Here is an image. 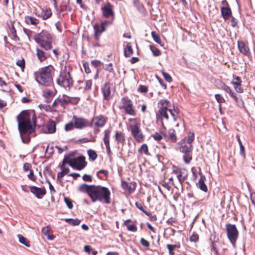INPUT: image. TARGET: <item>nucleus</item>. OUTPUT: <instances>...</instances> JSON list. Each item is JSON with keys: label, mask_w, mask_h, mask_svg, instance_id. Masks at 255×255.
Returning a JSON list of instances; mask_svg holds the SVG:
<instances>
[{"label": "nucleus", "mask_w": 255, "mask_h": 255, "mask_svg": "<svg viewBox=\"0 0 255 255\" xmlns=\"http://www.w3.org/2000/svg\"><path fill=\"white\" fill-rule=\"evenodd\" d=\"M169 112H170L171 116L172 117L174 121H175V122L177 121L178 116H177V112H176V111H175V110L173 111L172 110H169Z\"/></svg>", "instance_id": "6e6d98bb"}, {"label": "nucleus", "mask_w": 255, "mask_h": 255, "mask_svg": "<svg viewBox=\"0 0 255 255\" xmlns=\"http://www.w3.org/2000/svg\"><path fill=\"white\" fill-rule=\"evenodd\" d=\"M239 145H240V154L244 158H245L246 154H245V147L243 144Z\"/></svg>", "instance_id": "680f3d73"}, {"label": "nucleus", "mask_w": 255, "mask_h": 255, "mask_svg": "<svg viewBox=\"0 0 255 255\" xmlns=\"http://www.w3.org/2000/svg\"><path fill=\"white\" fill-rule=\"evenodd\" d=\"M70 166L73 168L78 170H81L87 165V162L85 161V158L83 156H80L78 157L74 158Z\"/></svg>", "instance_id": "1a4fd4ad"}, {"label": "nucleus", "mask_w": 255, "mask_h": 255, "mask_svg": "<svg viewBox=\"0 0 255 255\" xmlns=\"http://www.w3.org/2000/svg\"><path fill=\"white\" fill-rule=\"evenodd\" d=\"M135 206L136 207L139 209L140 211H141L142 212H143L146 215L149 216L150 213L145 211L144 210V208H146V207H143L142 204L138 202L135 203Z\"/></svg>", "instance_id": "c9c22d12"}, {"label": "nucleus", "mask_w": 255, "mask_h": 255, "mask_svg": "<svg viewBox=\"0 0 255 255\" xmlns=\"http://www.w3.org/2000/svg\"><path fill=\"white\" fill-rule=\"evenodd\" d=\"M10 33L15 40L19 39L18 37L16 35V31L14 27L13 24H12L11 27L10 28Z\"/></svg>", "instance_id": "a18cd8bd"}, {"label": "nucleus", "mask_w": 255, "mask_h": 255, "mask_svg": "<svg viewBox=\"0 0 255 255\" xmlns=\"http://www.w3.org/2000/svg\"><path fill=\"white\" fill-rule=\"evenodd\" d=\"M115 137L118 143L124 144L125 141V137L122 133L117 131L115 134Z\"/></svg>", "instance_id": "cd10ccee"}, {"label": "nucleus", "mask_w": 255, "mask_h": 255, "mask_svg": "<svg viewBox=\"0 0 255 255\" xmlns=\"http://www.w3.org/2000/svg\"><path fill=\"white\" fill-rule=\"evenodd\" d=\"M79 190L81 192L87 193L93 202L98 201H104L108 204L111 203V193L107 187L101 185H89L84 183L79 186Z\"/></svg>", "instance_id": "f03ea898"}, {"label": "nucleus", "mask_w": 255, "mask_h": 255, "mask_svg": "<svg viewBox=\"0 0 255 255\" xmlns=\"http://www.w3.org/2000/svg\"><path fill=\"white\" fill-rule=\"evenodd\" d=\"M16 65L20 67L22 70L25 67V61L23 59H22L21 60H19L16 62Z\"/></svg>", "instance_id": "864d4df0"}, {"label": "nucleus", "mask_w": 255, "mask_h": 255, "mask_svg": "<svg viewBox=\"0 0 255 255\" xmlns=\"http://www.w3.org/2000/svg\"><path fill=\"white\" fill-rule=\"evenodd\" d=\"M221 89L224 90L225 92L228 93L229 95L234 99L237 103L239 102L238 97L237 96L236 94L234 93L231 88L228 86L226 85L225 83H222L221 85Z\"/></svg>", "instance_id": "a211bd4d"}, {"label": "nucleus", "mask_w": 255, "mask_h": 255, "mask_svg": "<svg viewBox=\"0 0 255 255\" xmlns=\"http://www.w3.org/2000/svg\"><path fill=\"white\" fill-rule=\"evenodd\" d=\"M47 131L46 133H52L56 131V123L53 121H50L46 125Z\"/></svg>", "instance_id": "393cba45"}, {"label": "nucleus", "mask_w": 255, "mask_h": 255, "mask_svg": "<svg viewBox=\"0 0 255 255\" xmlns=\"http://www.w3.org/2000/svg\"><path fill=\"white\" fill-rule=\"evenodd\" d=\"M24 21L27 24H31L36 26L39 22L38 19L31 16H25Z\"/></svg>", "instance_id": "b1692460"}, {"label": "nucleus", "mask_w": 255, "mask_h": 255, "mask_svg": "<svg viewBox=\"0 0 255 255\" xmlns=\"http://www.w3.org/2000/svg\"><path fill=\"white\" fill-rule=\"evenodd\" d=\"M139 151L140 152H143L144 154L148 155V147L146 144H143L141 145L140 149H139Z\"/></svg>", "instance_id": "de8ad7c7"}, {"label": "nucleus", "mask_w": 255, "mask_h": 255, "mask_svg": "<svg viewBox=\"0 0 255 255\" xmlns=\"http://www.w3.org/2000/svg\"><path fill=\"white\" fill-rule=\"evenodd\" d=\"M158 104H160L161 105V107H163L165 106H169V105H170V103L167 100L162 99L159 101Z\"/></svg>", "instance_id": "4d7b16f0"}, {"label": "nucleus", "mask_w": 255, "mask_h": 255, "mask_svg": "<svg viewBox=\"0 0 255 255\" xmlns=\"http://www.w3.org/2000/svg\"><path fill=\"white\" fill-rule=\"evenodd\" d=\"M194 139V132H190L188 136L187 142L189 144H191L192 142Z\"/></svg>", "instance_id": "3c124183"}, {"label": "nucleus", "mask_w": 255, "mask_h": 255, "mask_svg": "<svg viewBox=\"0 0 255 255\" xmlns=\"http://www.w3.org/2000/svg\"><path fill=\"white\" fill-rule=\"evenodd\" d=\"M133 54V50L130 43H127L126 47L124 48V55L126 57H130Z\"/></svg>", "instance_id": "bb28decb"}, {"label": "nucleus", "mask_w": 255, "mask_h": 255, "mask_svg": "<svg viewBox=\"0 0 255 255\" xmlns=\"http://www.w3.org/2000/svg\"><path fill=\"white\" fill-rule=\"evenodd\" d=\"M177 178H178V180L180 183L181 188H182V184L186 179V175L183 176L182 173L181 172L180 173L178 174L177 175Z\"/></svg>", "instance_id": "c03bdc74"}, {"label": "nucleus", "mask_w": 255, "mask_h": 255, "mask_svg": "<svg viewBox=\"0 0 255 255\" xmlns=\"http://www.w3.org/2000/svg\"><path fill=\"white\" fill-rule=\"evenodd\" d=\"M234 79H235L236 81H232L231 84L232 85L241 86L242 80L240 77L236 76L234 77Z\"/></svg>", "instance_id": "49530a36"}, {"label": "nucleus", "mask_w": 255, "mask_h": 255, "mask_svg": "<svg viewBox=\"0 0 255 255\" xmlns=\"http://www.w3.org/2000/svg\"><path fill=\"white\" fill-rule=\"evenodd\" d=\"M17 237H18V238L19 240V242L21 244L25 245L26 247H30V242L26 238L24 237L21 235H18Z\"/></svg>", "instance_id": "c85d7f7f"}, {"label": "nucleus", "mask_w": 255, "mask_h": 255, "mask_svg": "<svg viewBox=\"0 0 255 255\" xmlns=\"http://www.w3.org/2000/svg\"><path fill=\"white\" fill-rule=\"evenodd\" d=\"M54 71L53 66L51 65L40 68L34 73L36 81L42 86H50L53 83Z\"/></svg>", "instance_id": "7ed1b4c3"}, {"label": "nucleus", "mask_w": 255, "mask_h": 255, "mask_svg": "<svg viewBox=\"0 0 255 255\" xmlns=\"http://www.w3.org/2000/svg\"><path fill=\"white\" fill-rule=\"evenodd\" d=\"M94 29L95 38L97 41H98L101 35L106 30V28H104L101 24L96 23L94 25Z\"/></svg>", "instance_id": "dca6fc26"}, {"label": "nucleus", "mask_w": 255, "mask_h": 255, "mask_svg": "<svg viewBox=\"0 0 255 255\" xmlns=\"http://www.w3.org/2000/svg\"><path fill=\"white\" fill-rule=\"evenodd\" d=\"M52 15V12L50 8H46L41 12V17L43 19L49 18Z\"/></svg>", "instance_id": "2f4dec72"}, {"label": "nucleus", "mask_w": 255, "mask_h": 255, "mask_svg": "<svg viewBox=\"0 0 255 255\" xmlns=\"http://www.w3.org/2000/svg\"><path fill=\"white\" fill-rule=\"evenodd\" d=\"M121 186L122 189L128 194H131L135 190L136 183L135 182H128L124 180L121 181Z\"/></svg>", "instance_id": "f8f14e48"}, {"label": "nucleus", "mask_w": 255, "mask_h": 255, "mask_svg": "<svg viewBox=\"0 0 255 255\" xmlns=\"http://www.w3.org/2000/svg\"><path fill=\"white\" fill-rule=\"evenodd\" d=\"M110 81L106 82L101 88L102 93L103 95L104 100L109 101L112 98L111 86L112 84L110 83Z\"/></svg>", "instance_id": "9b49d317"}, {"label": "nucleus", "mask_w": 255, "mask_h": 255, "mask_svg": "<svg viewBox=\"0 0 255 255\" xmlns=\"http://www.w3.org/2000/svg\"><path fill=\"white\" fill-rule=\"evenodd\" d=\"M186 141V140L184 139L179 142L180 145V151L184 154L191 153L193 149L192 144H187Z\"/></svg>", "instance_id": "2eb2a0df"}, {"label": "nucleus", "mask_w": 255, "mask_h": 255, "mask_svg": "<svg viewBox=\"0 0 255 255\" xmlns=\"http://www.w3.org/2000/svg\"><path fill=\"white\" fill-rule=\"evenodd\" d=\"M238 47L239 51L242 54L248 56L250 54V49L247 44L243 41H238Z\"/></svg>", "instance_id": "f3484780"}, {"label": "nucleus", "mask_w": 255, "mask_h": 255, "mask_svg": "<svg viewBox=\"0 0 255 255\" xmlns=\"http://www.w3.org/2000/svg\"><path fill=\"white\" fill-rule=\"evenodd\" d=\"M151 36L155 42L161 45V40L158 34H157L155 31H152L151 32Z\"/></svg>", "instance_id": "72a5a7b5"}, {"label": "nucleus", "mask_w": 255, "mask_h": 255, "mask_svg": "<svg viewBox=\"0 0 255 255\" xmlns=\"http://www.w3.org/2000/svg\"><path fill=\"white\" fill-rule=\"evenodd\" d=\"M150 49L151 50L153 55L154 56H158L161 55V52L155 46L150 45Z\"/></svg>", "instance_id": "4c0bfd02"}, {"label": "nucleus", "mask_w": 255, "mask_h": 255, "mask_svg": "<svg viewBox=\"0 0 255 255\" xmlns=\"http://www.w3.org/2000/svg\"><path fill=\"white\" fill-rule=\"evenodd\" d=\"M198 185L200 189L202 191L204 192L207 191V187L201 178L199 180Z\"/></svg>", "instance_id": "f704fd0d"}, {"label": "nucleus", "mask_w": 255, "mask_h": 255, "mask_svg": "<svg viewBox=\"0 0 255 255\" xmlns=\"http://www.w3.org/2000/svg\"><path fill=\"white\" fill-rule=\"evenodd\" d=\"M168 132L169 135L170 140L173 142H175L177 140V136L175 134V130L172 128H170L169 129Z\"/></svg>", "instance_id": "473e14b6"}, {"label": "nucleus", "mask_w": 255, "mask_h": 255, "mask_svg": "<svg viewBox=\"0 0 255 255\" xmlns=\"http://www.w3.org/2000/svg\"><path fill=\"white\" fill-rule=\"evenodd\" d=\"M104 69L105 70L108 71L109 73H113L112 76H111L110 74H108L106 76V78L108 81H112L115 75L113 64L110 63L109 64L106 65L105 67H104Z\"/></svg>", "instance_id": "4be33fe9"}, {"label": "nucleus", "mask_w": 255, "mask_h": 255, "mask_svg": "<svg viewBox=\"0 0 255 255\" xmlns=\"http://www.w3.org/2000/svg\"><path fill=\"white\" fill-rule=\"evenodd\" d=\"M210 241L211 242V250L215 252L217 254L218 250L216 247V243L218 242V239L216 238L215 233L212 234L210 238Z\"/></svg>", "instance_id": "5701e85b"}, {"label": "nucleus", "mask_w": 255, "mask_h": 255, "mask_svg": "<svg viewBox=\"0 0 255 255\" xmlns=\"http://www.w3.org/2000/svg\"><path fill=\"white\" fill-rule=\"evenodd\" d=\"M166 247L169 250V255H174L173 250L175 249V246H172V245L167 244Z\"/></svg>", "instance_id": "603ef678"}, {"label": "nucleus", "mask_w": 255, "mask_h": 255, "mask_svg": "<svg viewBox=\"0 0 255 255\" xmlns=\"http://www.w3.org/2000/svg\"><path fill=\"white\" fill-rule=\"evenodd\" d=\"M130 122L128 127V130L131 131V134L134 139L140 142L143 140V135L140 130V124L138 123L135 119H129Z\"/></svg>", "instance_id": "39448f33"}, {"label": "nucleus", "mask_w": 255, "mask_h": 255, "mask_svg": "<svg viewBox=\"0 0 255 255\" xmlns=\"http://www.w3.org/2000/svg\"><path fill=\"white\" fill-rule=\"evenodd\" d=\"M18 129L23 143H28L30 134L35 132L36 127V118L33 112L25 110L22 111L16 117Z\"/></svg>", "instance_id": "f257e3e1"}, {"label": "nucleus", "mask_w": 255, "mask_h": 255, "mask_svg": "<svg viewBox=\"0 0 255 255\" xmlns=\"http://www.w3.org/2000/svg\"><path fill=\"white\" fill-rule=\"evenodd\" d=\"M56 82L61 87L70 90L73 85V81L70 74V71H67L65 68L64 71L60 73L59 77L57 79Z\"/></svg>", "instance_id": "423d86ee"}, {"label": "nucleus", "mask_w": 255, "mask_h": 255, "mask_svg": "<svg viewBox=\"0 0 255 255\" xmlns=\"http://www.w3.org/2000/svg\"><path fill=\"white\" fill-rule=\"evenodd\" d=\"M83 67L84 68L85 72L86 73L89 74L91 73V70L89 67V64L88 62H85L83 64Z\"/></svg>", "instance_id": "0e129e2a"}, {"label": "nucleus", "mask_w": 255, "mask_h": 255, "mask_svg": "<svg viewBox=\"0 0 255 255\" xmlns=\"http://www.w3.org/2000/svg\"><path fill=\"white\" fill-rule=\"evenodd\" d=\"M162 74L163 76L164 77L165 80L168 82H171L172 81V79L171 77L167 73L165 72L164 71H161Z\"/></svg>", "instance_id": "09e8293b"}, {"label": "nucleus", "mask_w": 255, "mask_h": 255, "mask_svg": "<svg viewBox=\"0 0 255 255\" xmlns=\"http://www.w3.org/2000/svg\"><path fill=\"white\" fill-rule=\"evenodd\" d=\"M36 50L37 56L40 62L44 61L47 58L46 54L42 50L36 48Z\"/></svg>", "instance_id": "a878e982"}, {"label": "nucleus", "mask_w": 255, "mask_h": 255, "mask_svg": "<svg viewBox=\"0 0 255 255\" xmlns=\"http://www.w3.org/2000/svg\"><path fill=\"white\" fill-rule=\"evenodd\" d=\"M110 130L107 129L105 130L104 131V137L103 138V140L105 143H109L110 142Z\"/></svg>", "instance_id": "a19ab883"}, {"label": "nucleus", "mask_w": 255, "mask_h": 255, "mask_svg": "<svg viewBox=\"0 0 255 255\" xmlns=\"http://www.w3.org/2000/svg\"><path fill=\"white\" fill-rule=\"evenodd\" d=\"M92 84V80H87L86 81L85 87L84 88L85 90H89L91 89Z\"/></svg>", "instance_id": "5fc2aeb1"}, {"label": "nucleus", "mask_w": 255, "mask_h": 255, "mask_svg": "<svg viewBox=\"0 0 255 255\" xmlns=\"http://www.w3.org/2000/svg\"><path fill=\"white\" fill-rule=\"evenodd\" d=\"M152 137L155 140L157 141L160 140L162 138L161 134L157 132L152 135Z\"/></svg>", "instance_id": "bf43d9fd"}, {"label": "nucleus", "mask_w": 255, "mask_h": 255, "mask_svg": "<svg viewBox=\"0 0 255 255\" xmlns=\"http://www.w3.org/2000/svg\"><path fill=\"white\" fill-rule=\"evenodd\" d=\"M221 14L226 20L232 15V10L229 6H223L221 8Z\"/></svg>", "instance_id": "412c9836"}, {"label": "nucleus", "mask_w": 255, "mask_h": 255, "mask_svg": "<svg viewBox=\"0 0 255 255\" xmlns=\"http://www.w3.org/2000/svg\"><path fill=\"white\" fill-rule=\"evenodd\" d=\"M215 97L216 100L218 102V103H219L220 104L219 108H220V109L221 110V104L222 103H225V100L222 96H221V95L220 94H216L215 95Z\"/></svg>", "instance_id": "58836bf2"}, {"label": "nucleus", "mask_w": 255, "mask_h": 255, "mask_svg": "<svg viewBox=\"0 0 255 255\" xmlns=\"http://www.w3.org/2000/svg\"><path fill=\"white\" fill-rule=\"evenodd\" d=\"M101 64L102 62L100 60H94L91 61L92 65L96 68L99 67Z\"/></svg>", "instance_id": "052dcab7"}, {"label": "nucleus", "mask_w": 255, "mask_h": 255, "mask_svg": "<svg viewBox=\"0 0 255 255\" xmlns=\"http://www.w3.org/2000/svg\"><path fill=\"white\" fill-rule=\"evenodd\" d=\"M192 156L191 155V153H184L183 155V160L184 161L186 164H189L191 160H192Z\"/></svg>", "instance_id": "79ce46f5"}, {"label": "nucleus", "mask_w": 255, "mask_h": 255, "mask_svg": "<svg viewBox=\"0 0 255 255\" xmlns=\"http://www.w3.org/2000/svg\"><path fill=\"white\" fill-rule=\"evenodd\" d=\"M127 229L128 231L132 232H136L137 231V227L134 224L129 225L127 226Z\"/></svg>", "instance_id": "338daca9"}, {"label": "nucleus", "mask_w": 255, "mask_h": 255, "mask_svg": "<svg viewBox=\"0 0 255 255\" xmlns=\"http://www.w3.org/2000/svg\"><path fill=\"white\" fill-rule=\"evenodd\" d=\"M140 243L144 247L148 248L149 247V242L144 238L140 239Z\"/></svg>", "instance_id": "13d9d810"}, {"label": "nucleus", "mask_w": 255, "mask_h": 255, "mask_svg": "<svg viewBox=\"0 0 255 255\" xmlns=\"http://www.w3.org/2000/svg\"><path fill=\"white\" fill-rule=\"evenodd\" d=\"M34 40L45 50H50L52 48V37L46 31H42L36 34L34 36Z\"/></svg>", "instance_id": "20e7f679"}, {"label": "nucleus", "mask_w": 255, "mask_h": 255, "mask_svg": "<svg viewBox=\"0 0 255 255\" xmlns=\"http://www.w3.org/2000/svg\"><path fill=\"white\" fill-rule=\"evenodd\" d=\"M122 100L123 101V107L126 113L131 116H134L136 113L133 108L132 101L127 97H124Z\"/></svg>", "instance_id": "9d476101"}, {"label": "nucleus", "mask_w": 255, "mask_h": 255, "mask_svg": "<svg viewBox=\"0 0 255 255\" xmlns=\"http://www.w3.org/2000/svg\"><path fill=\"white\" fill-rule=\"evenodd\" d=\"M71 156H72L71 154H69V155H67L64 156V159L63 161V165L65 164H68L70 165V164H71V163H72L73 159V158H71Z\"/></svg>", "instance_id": "ea45409f"}, {"label": "nucleus", "mask_w": 255, "mask_h": 255, "mask_svg": "<svg viewBox=\"0 0 255 255\" xmlns=\"http://www.w3.org/2000/svg\"><path fill=\"white\" fill-rule=\"evenodd\" d=\"M199 236L197 234H193L190 238V241L196 242L198 241Z\"/></svg>", "instance_id": "69168bd1"}, {"label": "nucleus", "mask_w": 255, "mask_h": 255, "mask_svg": "<svg viewBox=\"0 0 255 255\" xmlns=\"http://www.w3.org/2000/svg\"><path fill=\"white\" fill-rule=\"evenodd\" d=\"M87 152L89 158L92 160H95L97 158V154L94 150L89 149L88 150Z\"/></svg>", "instance_id": "e433bc0d"}, {"label": "nucleus", "mask_w": 255, "mask_h": 255, "mask_svg": "<svg viewBox=\"0 0 255 255\" xmlns=\"http://www.w3.org/2000/svg\"><path fill=\"white\" fill-rule=\"evenodd\" d=\"M138 91L141 93H146L148 91V88L146 86L140 85Z\"/></svg>", "instance_id": "e2e57ef3"}, {"label": "nucleus", "mask_w": 255, "mask_h": 255, "mask_svg": "<svg viewBox=\"0 0 255 255\" xmlns=\"http://www.w3.org/2000/svg\"><path fill=\"white\" fill-rule=\"evenodd\" d=\"M49 231L50 227L49 226H47L42 228V233L44 236H46L49 235L48 233Z\"/></svg>", "instance_id": "774afa93"}, {"label": "nucleus", "mask_w": 255, "mask_h": 255, "mask_svg": "<svg viewBox=\"0 0 255 255\" xmlns=\"http://www.w3.org/2000/svg\"><path fill=\"white\" fill-rule=\"evenodd\" d=\"M159 115H157V117L158 118V120H160L162 124L163 125V123L162 122L163 118H164L167 120H168L169 119L167 112L164 111L163 110H162L161 111H159Z\"/></svg>", "instance_id": "c756f323"}, {"label": "nucleus", "mask_w": 255, "mask_h": 255, "mask_svg": "<svg viewBox=\"0 0 255 255\" xmlns=\"http://www.w3.org/2000/svg\"><path fill=\"white\" fill-rule=\"evenodd\" d=\"M63 97H67V99L63 98L60 99L59 103L62 106H64L68 103H76L80 99L79 98H71L65 95H63Z\"/></svg>", "instance_id": "6ab92c4d"}, {"label": "nucleus", "mask_w": 255, "mask_h": 255, "mask_svg": "<svg viewBox=\"0 0 255 255\" xmlns=\"http://www.w3.org/2000/svg\"><path fill=\"white\" fill-rule=\"evenodd\" d=\"M64 202L69 209H71L73 208V204L72 203V201H71V200L69 198L65 197L64 198Z\"/></svg>", "instance_id": "8fccbe9b"}, {"label": "nucleus", "mask_w": 255, "mask_h": 255, "mask_svg": "<svg viewBox=\"0 0 255 255\" xmlns=\"http://www.w3.org/2000/svg\"><path fill=\"white\" fill-rule=\"evenodd\" d=\"M93 122L95 127H102L105 125L106 121L103 116H99L95 117L93 119Z\"/></svg>", "instance_id": "aec40b11"}, {"label": "nucleus", "mask_w": 255, "mask_h": 255, "mask_svg": "<svg viewBox=\"0 0 255 255\" xmlns=\"http://www.w3.org/2000/svg\"><path fill=\"white\" fill-rule=\"evenodd\" d=\"M73 121L74 122L75 128L82 129L88 127H92L93 125L88 120L82 118H79L76 116L73 117Z\"/></svg>", "instance_id": "6e6552de"}, {"label": "nucleus", "mask_w": 255, "mask_h": 255, "mask_svg": "<svg viewBox=\"0 0 255 255\" xmlns=\"http://www.w3.org/2000/svg\"><path fill=\"white\" fill-rule=\"evenodd\" d=\"M75 128L74 122L73 121L70 123L67 124L65 126V129L66 131H70Z\"/></svg>", "instance_id": "37998d69"}, {"label": "nucleus", "mask_w": 255, "mask_h": 255, "mask_svg": "<svg viewBox=\"0 0 255 255\" xmlns=\"http://www.w3.org/2000/svg\"><path fill=\"white\" fill-rule=\"evenodd\" d=\"M30 191L37 198L41 199L46 194V190L44 188H41L36 186H32L30 187Z\"/></svg>", "instance_id": "4468645a"}, {"label": "nucleus", "mask_w": 255, "mask_h": 255, "mask_svg": "<svg viewBox=\"0 0 255 255\" xmlns=\"http://www.w3.org/2000/svg\"><path fill=\"white\" fill-rule=\"evenodd\" d=\"M227 236L233 246L235 247V243L238 237V231L235 225H226Z\"/></svg>", "instance_id": "0eeeda50"}, {"label": "nucleus", "mask_w": 255, "mask_h": 255, "mask_svg": "<svg viewBox=\"0 0 255 255\" xmlns=\"http://www.w3.org/2000/svg\"><path fill=\"white\" fill-rule=\"evenodd\" d=\"M65 221L72 226L79 225L81 222V220L78 219L67 218L65 219Z\"/></svg>", "instance_id": "7c9ffc66"}, {"label": "nucleus", "mask_w": 255, "mask_h": 255, "mask_svg": "<svg viewBox=\"0 0 255 255\" xmlns=\"http://www.w3.org/2000/svg\"><path fill=\"white\" fill-rule=\"evenodd\" d=\"M103 15L105 18H109L111 16L113 17L114 12L113 9V5L109 2H107L104 5L101 7Z\"/></svg>", "instance_id": "ddd939ff"}]
</instances>
